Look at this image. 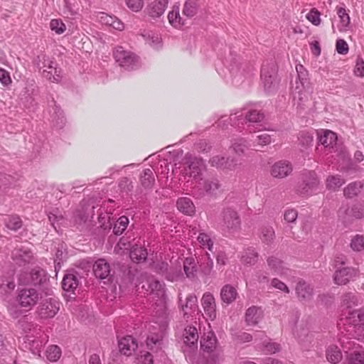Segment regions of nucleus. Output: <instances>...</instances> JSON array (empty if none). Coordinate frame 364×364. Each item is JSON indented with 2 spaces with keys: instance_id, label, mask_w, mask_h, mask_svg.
<instances>
[{
  "instance_id": "f257e3e1",
  "label": "nucleus",
  "mask_w": 364,
  "mask_h": 364,
  "mask_svg": "<svg viewBox=\"0 0 364 364\" xmlns=\"http://www.w3.org/2000/svg\"><path fill=\"white\" fill-rule=\"evenodd\" d=\"M340 319L348 333L346 338L360 341L364 331V309H353L346 314H340Z\"/></svg>"
},
{
  "instance_id": "f03ea898",
  "label": "nucleus",
  "mask_w": 364,
  "mask_h": 364,
  "mask_svg": "<svg viewBox=\"0 0 364 364\" xmlns=\"http://www.w3.org/2000/svg\"><path fill=\"white\" fill-rule=\"evenodd\" d=\"M110 219L111 217L109 213H101L98 218L100 226L93 230L91 228V220H89L88 216L85 214H78L75 221L78 224V228L81 231H87L90 232L91 235H95L96 237H103L112 228V223Z\"/></svg>"
},
{
  "instance_id": "7ed1b4c3",
  "label": "nucleus",
  "mask_w": 364,
  "mask_h": 364,
  "mask_svg": "<svg viewBox=\"0 0 364 364\" xmlns=\"http://www.w3.org/2000/svg\"><path fill=\"white\" fill-rule=\"evenodd\" d=\"M113 56L116 63L127 70H136L140 67L139 57L122 46L115 47Z\"/></svg>"
},
{
  "instance_id": "20e7f679",
  "label": "nucleus",
  "mask_w": 364,
  "mask_h": 364,
  "mask_svg": "<svg viewBox=\"0 0 364 364\" xmlns=\"http://www.w3.org/2000/svg\"><path fill=\"white\" fill-rule=\"evenodd\" d=\"M36 65L43 76L50 82H58L61 80L60 69L56 67L55 62L50 60L46 55H38L36 59Z\"/></svg>"
},
{
  "instance_id": "39448f33",
  "label": "nucleus",
  "mask_w": 364,
  "mask_h": 364,
  "mask_svg": "<svg viewBox=\"0 0 364 364\" xmlns=\"http://www.w3.org/2000/svg\"><path fill=\"white\" fill-rule=\"evenodd\" d=\"M319 179L315 171H305L301 174V181L296 188V193L301 196H309L318 188Z\"/></svg>"
},
{
  "instance_id": "423d86ee",
  "label": "nucleus",
  "mask_w": 364,
  "mask_h": 364,
  "mask_svg": "<svg viewBox=\"0 0 364 364\" xmlns=\"http://www.w3.org/2000/svg\"><path fill=\"white\" fill-rule=\"evenodd\" d=\"M277 70L276 63L273 60L264 63L262 66L261 80L264 90L268 93L274 92L277 87Z\"/></svg>"
},
{
  "instance_id": "0eeeda50",
  "label": "nucleus",
  "mask_w": 364,
  "mask_h": 364,
  "mask_svg": "<svg viewBox=\"0 0 364 364\" xmlns=\"http://www.w3.org/2000/svg\"><path fill=\"white\" fill-rule=\"evenodd\" d=\"M19 284L43 286L49 280L46 271L40 267H35L31 272H21L18 276Z\"/></svg>"
},
{
  "instance_id": "6e6552de",
  "label": "nucleus",
  "mask_w": 364,
  "mask_h": 364,
  "mask_svg": "<svg viewBox=\"0 0 364 364\" xmlns=\"http://www.w3.org/2000/svg\"><path fill=\"white\" fill-rule=\"evenodd\" d=\"M220 225L223 230L229 232L239 230L241 220L237 212L231 208H224L220 213Z\"/></svg>"
},
{
  "instance_id": "1a4fd4ad",
  "label": "nucleus",
  "mask_w": 364,
  "mask_h": 364,
  "mask_svg": "<svg viewBox=\"0 0 364 364\" xmlns=\"http://www.w3.org/2000/svg\"><path fill=\"white\" fill-rule=\"evenodd\" d=\"M41 294L34 288L18 289L16 301L18 305L28 310L31 309L41 299Z\"/></svg>"
},
{
  "instance_id": "9d476101",
  "label": "nucleus",
  "mask_w": 364,
  "mask_h": 364,
  "mask_svg": "<svg viewBox=\"0 0 364 364\" xmlns=\"http://www.w3.org/2000/svg\"><path fill=\"white\" fill-rule=\"evenodd\" d=\"M296 72L298 73V80L296 81V87L293 91L294 100L298 99L299 101V105H303L304 102L307 100V95H306V90L309 85L308 79L306 77V72H302L304 67L301 65H299L296 67Z\"/></svg>"
},
{
  "instance_id": "9b49d317",
  "label": "nucleus",
  "mask_w": 364,
  "mask_h": 364,
  "mask_svg": "<svg viewBox=\"0 0 364 364\" xmlns=\"http://www.w3.org/2000/svg\"><path fill=\"white\" fill-rule=\"evenodd\" d=\"M264 117V113L257 109H251L247 112L246 115L244 117L242 114H230L228 119L231 122L232 126H238L240 124H252L260 122ZM250 127V124L248 125Z\"/></svg>"
},
{
  "instance_id": "f8f14e48",
  "label": "nucleus",
  "mask_w": 364,
  "mask_h": 364,
  "mask_svg": "<svg viewBox=\"0 0 364 364\" xmlns=\"http://www.w3.org/2000/svg\"><path fill=\"white\" fill-rule=\"evenodd\" d=\"M360 276L358 269L352 267H338L333 274L335 284L345 285L350 281H355Z\"/></svg>"
},
{
  "instance_id": "ddd939ff",
  "label": "nucleus",
  "mask_w": 364,
  "mask_h": 364,
  "mask_svg": "<svg viewBox=\"0 0 364 364\" xmlns=\"http://www.w3.org/2000/svg\"><path fill=\"white\" fill-rule=\"evenodd\" d=\"M60 309V304L54 298L46 299L37 308V314L42 319L54 317Z\"/></svg>"
},
{
  "instance_id": "4468645a",
  "label": "nucleus",
  "mask_w": 364,
  "mask_h": 364,
  "mask_svg": "<svg viewBox=\"0 0 364 364\" xmlns=\"http://www.w3.org/2000/svg\"><path fill=\"white\" fill-rule=\"evenodd\" d=\"M185 160L186 164L188 165V167L185 170L186 174L193 178H199L205 167L203 159L188 153L186 154Z\"/></svg>"
},
{
  "instance_id": "2eb2a0df",
  "label": "nucleus",
  "mask_w": 364,
  "mask_h": 364,
  "mask_svg": "<svg viewBox=\"0 0 364 364\" xmlns=\"http://www.w3.org/2000/svg\"><path fill=\"white\" fill-rule=\"evenodd\" d=\"M209 163L211 166L225 172L234 171L237 166V161L235 159L221 155L213 156L210 159Z\"/></svg>"
},
{
  "instance_id": "dca6fc26",
  "label": "nucleus",
  "mask_w": 364,
  "mask_h": 364,
  "mask_svg": "<svg viewBox=\"0 0 364 364\" xmlns=\"http://www.w3.org/2000/svg\"><path fill=\"white\" fill-rule=\"evenodd\" d=\"M198 338L197 328L194 326H187L183 333V352H191L197 349Z\"/></svg>"
},
{
  "instance_id": "f3484780",
  "label": "nucleus",
  "mask_w": 364,
  "mask_h": 364,
  "mask_svg": "<svg viewBox=\"0 0 364 364\" xmlns=\"http://www.w3.org/2000/svg\"><path fill=\"white\" fill-rule=\"evenodd\" d=\"M292 171L293 166L290 161L280 160L271 166L270 173L274 178H284L289 176Z\"/></svg>"
},
{
  "instance_id": "a211bd4d",
  "label": "nucleus",
  "mask_w": 364,
  "mask_h": 364,
  "mask_svg": "<svg viewBox=\"0 0 364 364\" xmlns=\"http://www.w3.org/2000/svg\"><path fill=\"white\" fill-rule=\"evenodd\" d=\"M201 305L207 318L214 321L217 317L216 303L210 292H205L201 298Z\"/></svg>"
},
{
  "instance_id": "6ab92c4d",
  "label": "nucleus",
  "mask_w": 364,
  "mask_h": 364,
  "mask_svg": "<svg viewBox=\"0 0 364 364\" xmlns=\"http://www.w3.org/2000/svg\"><path fill=\"white\" fill-rule=\"evenodd\" d=\"M245 65H231L230 73L232 77V82L235 85L242 83L245 79H248L252 75V70H245Z\"/></svg>"
},
{
  "instance_id": "aec40b11",
  "label": "nucleus",
  "mask_w": 364,
  "mask_h": 364,
  "mask_svg": "<svg viewBox=\"0 0 364 364\" xmlns=\"http://www.w3.org/2000/svg\"><path fill=\"white\" fill-rule=\"evenodd\" d=\"M295 291L298 299L302 302L311 301L314 296L313 287L303 279L296 283Z\"/></svg>"
},
{
  "instance_id": "412c9836",
  "label": "nucleus",
  "mask_w": 364,
  "mask_h": 364,
  "mask_svg": "<svg viewBox=\"0 0 364 364\" xmlns=\"http://www.w3.org/2000/svg\"><path fill=\"white\" fill-rule=\"evenodd\" d=\"M360 298L352 292H346L341 296L340 314L353 311V308L358 306Z\"/></svg>"
},
{
  "instance_id": "4be33fe9",
  "label": "nucleus",
  "mask_w": 364,
  "mask_h": 364,
  "mask_svg": "<svg viewBox=\"0 0 364 364\" xmlns=\"http://www.w3.org/2000/svg\"><path fill=\"white\" fill-rule=\"evenodd\" d=\"M44 344L43 341L38 335H26L24 338V347L34 355L41 357V353Z\"/></svg>"
},
{
  "instance_id": "5701e85b",
  "label": "nucleus",
  "mask_w": 364,
  "mask_h": 364,
  "mask_svg": "<svg viewBox=\"0 0 364 364\" xmlns=\"http://www.w3.org/2000/svg\"><path fill=\"white\" fill-rule=\"evenodd\" d=\"M118 347L122 354L129 356L137 348L138 344L132 336H127L118 340Z\"/></svg>"
},
{
  "instance_id": "b1692460",
  "label": "nucleus",
  "mask_w": 364,
  "mask_h": 364,
  "mask_svg": "<svg viewBox=\"0 0 364 364\" xmlns=\"http://www.w3.org/2000/svg\"><path fill=\"white\" fill-rule=\"evenodd\" d=\"M12 259L19 266L30 262L33 257L32 252L28 248H16L12 252Z\"/></svg>"
},
{
  "instance_id": "393cba45",
  "label": "nucleus",
  "mask_w": 364,
  "mask_h": 364,
  "mask_svg": "<svg viewBox=\"0 0 364 364\" xmlns=\"http://www.w3.org/2000/svg\"><path fill=\"white\" fill-rule=\"evenodd\" d=\"M110 265L104 259H97L93 264V272L97 278L104 279L110 275Z\"/></svg>"
},
{
  "instance_id": "a878e982",
  "label": "nucleus",
  "mask_w": 364,
  "mask_h": 364,
  "mask_svg": "<svg viewBox=\"0 0 364 364\" xmlns=\"http://www.w3.org/2000/svg\"><path fill=\"white\" fill-rule=\"evenodd\" d=\"M167 4L168 0H155L148 6L147 13L152 18H158L164 13Z\"/></svg>"
},
{
  "instance_id": "bb28decb",
  "label": "nucleus",
  "mask_w": 364,
  "mask_h": 364,
  "mask_svg": "<svg viewBox=\"0 0 364 364\" xmlns=\"http://www.w3.org/2000/svg\"><path fill=\"white\" fill-rule=\"evenodd\" d=\"M178 210L185 215L192 216L196 213V207L192 200L188 197L179 198L176 201Z\"/></svg>"
},
{
  "instance_id": "cd10ccee",
  "label": "nucleus",
  "mask_w": 364,
  "mask_h": 364,
  "mask_svg": "<svg viewBox=\"0 0 364 364\" xmlns=\"http://www.w3.org/2000/svg\"><path fill=\"white\" fill-rule=\"evenodd\" d=\"M262 309L253 306L246 311L245 321L249 326H255L262 319Z\"/></svg>"
},
{
  "instance_id": "c85d7f7f",
  "label": "nucleus",
  "mask_w": 364,
  "mask_h": 364,
  "mask_svg": "<svg viewBox=\"0 0 364 364\" xmlns=\"http://www.w3.org/2000/svg\"><path fill=\"white\" fill-rule=\"evenodd\" d=\"M139 182L144 189H151L155 183V175L150 168H146L141 171L139 176Z\"/></svg>"
},
{
  "instance_id": "c756f323",
  "label": "nucleus",
  "mask_w": 364,
  "mask_h": 364,
  "mask_svg": "<svg viewBox=\"0 0 364 364\" xmlns=\"http://www.w3.org/2000/svg\"><path fill=\"white\" fill-rule=\"evenodd\" d=\"M237 296V292L233 286L226 284L222 287L220 290V298L224 303L230 304L236 299Z\"/></svg>"
},
{
  "instance_id": "7c9ffc66",
  "label": "nucleus",
  "mask_w": 364,
  "mask_h": 364,
  "mask_svg": "<svg viewBox=\"0 0 364 364\" xmlns=\"http://www.w3.org/2000/svg\"><path fill=\"white\" fill-rule=\"evenodd\" d=\"M147 255L146 249L136 245L132 247L129 254L131 259L136 263L144 262L147 258Z\"/></svg>"
},
{
  "instance_id": "2f4dec72",
  "label": "nucleus",
  "mask_w": 364,
  "mask_h": 364,
  "mask_svg": "<svg viewBox=\"0 0 364 364\" xmlns=\"http://www.w3.org/2000/svg\"><path fill=\"white\" fill-rule=\"evenodd\" d=\"M53 102L54 105L51 113L52 122L55 127L61 129L65 125L66 119L60 107L57 106L54 101H53Z\"/></svg>"
},
{
  "instance_id": "473e14b6",
  "label": "nucleus",
  "mask_w": 364,
  "mask_h": 364,
  "mask_svg": "<svg viewBox=\"0 0 364 364\" xmlns=\"http://www.w3.org/2000/svg\"><path fill=\"white\" fill-rule=\"evenodd\" d=\"M199 185L201 186L205 193L208 195H216L218 191L221 187V184L218 179L212 178L200 182Z\"/></svg>"
},
{
  "instance_id": "72a5a7b5",
  "label": "nucleus",
  "mask_w": 364,
  "mask_h": 364,
  "mask_svg": "<svg viewBox=\"0 0 364 364\" xmlns=\"http://www.w3.org/2000/svg\"><path fill=\"white\" fill-rule=\"evenodd\" d=\"M259 238L264 244L267 245H272L275 239V232L273 228L270 225L262 226L260 228Z\"/></svg>"
},
{
  "instance_id": "f704fd0d",
  "label": "nucleus",
  "mask_w": 364,
  "mask_h": 364,
  "mask_svg": "<svg viewBox=\"0 0 364 364\" xmlns=\"http://www.w3.org/2000/svg\"><path fill=\"white\" fill-rule=\"evenodd\" d=\"M78 285L79 280L73 274H68L64 276L62 281V287L63 290L73 293Z\"/></svg>"
},
{
  "instance_id": "c9c22d12",
  "label": "nucleus",
  "mask_w": 364,
  "mask_h": 364,
  "mask_svg": "<svg viewBox=\"0 0 364 364\" xmlns=\"http://www.w3.org/2000/svg\"><path fill=\"white\" fill-rule=\"evenodd\" d=\"M183 270L188 279L193 280L196 277L197 266L193 257H187L184 259Z\"/></svg>"
},
{
  "instance_id": "e433bc0d",
  "label": "nucleus",
  "mask_w": 364,
  "mask_h": 364,
  "mask_svg": "<svg viewBox=\"0 0 364 364\" xmlns=\"http://www.w3.org/2000/svg\"><path fill=\"white\" fill-rule=\"evenodd\" d=\"M216 343V337L210 332L200 340V348L204 351L211 352L215 348Z\"/></svg>"
},
{
  "instance_id": "4c0bfd02",
  "label": "nucleus",
  "mask_w": 364,
  "mask_h": 364,
  "mask_svg": "<svg viewBox=\"0 0 364 364\" xmlns=\"http://www.w3.org/2000/svg\"><path fill=\"white\" fill-rule=\"evenodd\" d=\"M179 11V6L174 5L172 8V11H171L168 14L169 23L175 28H180L185 23L180 16Z\"/></svg>"
},
{
  "instance_id": "58836bf2",
  "label": "nucleus",
  "mask_w": 364,
  "mask_h": 364,
  "mask_svg": "<svg viewBox=\"0 0 364 364\" xmlns=\"http://www.w3.org/2000/svg\"><path fill=\"white\" fill-rule=\"evenodd\" d=\"M337 140L336 134L329 130H326L323 132V134L318 137V142L323 145L325 147L333 148V145L336 144Z\"/></svg>"
},
{
  "instance_id": "ea45409f",
  "label": "nucleus",
  "mask_w": 364,
  "mask_h": 364,
  "mask_svg": "<svg viewBox=\"0 0 364 364\" xmlns=\"http://www.w3.org/2000/svg\"><path fill=\"white\" fill-rule=\"evenodd\" d=\"M6 227L14 231H17L23 225V221L18 215H7L4 220Z\"/></svg>"
},
{
  "instance_id": "a19ab883",
  "label": "nucleus",
  "mask_w": 364,
  "mask_h": 364,
  "mask_svg": "<svg viewBox=\"0 0 364 364\" xmlns=\"http://www.w3.org/2000/svg\"><path fill=\"white\" fill-rule=\"evenodd\" d=\"M184 315H191L198 309V299L196 295L189 294L186 297L185 305L181 306Z\"/></svg>"
},
{
  "instance_id": "79ce46f5",
  "label": "nucleus",
  "mask_w": 364,
  "mask_h": 364,
  "mask_svg": "<svg viewBox=\"0 0 364 364\" xmlns=\"http://www.w3.org/2000/svg\"><path fill=\"white\" fill-rule=\"evenodd\" d=\"M198 8L197 0H187L184 4L182 14L188 18H192L197 14Z\"/></svg>"
},
{
  "instance_id": "37998d69",
  "label": "nucleus",
  "mask_w": 364,
  "mask_h": 364,
  "mask_svg": "<svg viewBox=\"0 0 364 364\" xmlns=\"http://www.w3.org/2000/svg\"><path fill=\"white\" fill-rule=\"evenodd\" d=\"M149 290L151 294L156 295L158 298H163L165 295L164 284L156 279L149 282Z\"/></svg>"
},
{
  "instance_id": "c03bdc74",
  "label": "nucleus",
  "mask_w": 364,
  "mask_h": 364,
  "mask_svg": "<svg viewBox=\"0 0 364 364\" xmlns=\"http://www.w3.org/2000/svg\"><path fill=\"white\" fill-rule=\"evenodd\" d=\"M363 188V184L360 181H354L349 183L344 189L343 194L346 198H352L357 196Z\"/></svg>"
},
{
  "instance_id": "a18cd8bd",
  "label": "nucleus",
  "mask_w": 364,
  "mask_h": 364,
  "mask_svg": "<svg viewBox=\"0 0 364 364\" xmlns=\"http://www.w3.org/2000/svg\"><path fill=\"white\" fill-rule=\"evenodd\" d=\"M268 266L276 274L282 275L285 274L286 269L283 266V262L275 257H269L267 259Z\"/></svg>"
},
{
  "instance_id": "49530a36",
  "label": "nucleus",
  "mask_w": 364,
  "mask_h": 364,
  "mask_svg": "<svg viewBox=\"0 0 364 364\" xmlns=\"http://www.w3.org/2000/svg\"><path fill=\"white\" fill-rule=\"evenodd\" d=\"M21 327L27 335H30L32 332L36 335L41 334V329L36 323L27 321L26 318H23L19 321Z\"/></svg>"
},
{
  "instance_id": "de8ad7c7",
  "label": "nucleus",
  "mask_w": 364,
  "mask_h": 364,
  "mask_svg": "<svg viewBox=\"0 0 364 364\" xmlns=\"http://www.w3.org/2000/svg\"><path fill=\"white\" fill-rule=\"evenodd\" d=\"M326 358L332 363H338L342 359L341 350L336 346H330L326 350Z\"/></svg>"
},
{
  "instance_id": "09e8293b",
  "label": "nucleus",
  "mask_w": 364,
  "mask_h": 364,
  "mask_svg": "<svg viewBox=\"0 0 364 364\" xmlns=\"http://www.w3.org/2000/svg\"><path fill=\"white\" fill-rule=\"evenodd\" d=\"M48 217L49 221L56 231H58L57 228L65 223V218L58 208L49 212Z\"/></svg>"
},
{
  "instance_id": "8fccbe9b",
  "label": "nucleus",
  "mask_w": 364,
  "mask_h": 364,
  "mask_svg": "<svg viewBox=\"0 0 364 364\" xmlns=\"http://www.w3.org/2000/svg\"><path fill=\"white\" fill-rule=\"evenodd\" d=\"M16 181L14 177L0 172V190L7 193L8 190L15 186Z\"/></svg>"
},
{
  "instance_id": "3c124183",
  "label": "nucleus",
  "mask_w": 364,
  "mask_h": 364,
  "mask_svg": "<svg viewBox=\"0 0 364 364\" xmlns=\"http://www.w3.org/2000/svg\"><path fill=\"white\" fill-rule=\"evenodd\" d=\"M129 223V220L127 216L122 215L119 217L112 227L114 234L121 235L127 228Z\"/></svg>"
},
{
  "instance_id": "603ef678",
  "label": "nucleus",
  "mask_w": 364,
  "mask_h": 364,
  "mask_svg": "<svg viewBox=\"0 0 364 364\" xmlns=\"http://www.w3.org/2000/svg\"><path fill=\"white\" fill-rule=\"evenodd\" d=\"M336 11L341 21L339 30L341 31H346L350 23L349 15L346 13V10L343 7L337 6Z\"/></svg>"
},
{
  "instance_id": "864d4df0",
  "label": "nucleus",
  "mask_w": 364,
  "mask_h": 364,
  "mask_svg": "<svg viewBox=\"0 0 364 364\" xmlns=\"http://www.w3.org/2000/svg\"><path fill=\"white\" fill-rule=\"evenodd\" d=\"M258 253L253 247L247 248L242 255V262L245 264H254L258 259Z\"/></svg>"
},
{
  "instance_id": "5fc2aeb1",
  "label": "nucleus",
  "mask_w": 364,
  "mask_h": 364,
  "mask_svg": "<svg viewBox=\"0 0 364 364\" xmlns=\"http://www.w3.org/2000/svg\"><path fill=\"white\" fill-rule=\"evenodd\" d=\"M344 183L345 180L340 175L329 176L326 179V188L331 191L338 190Z\"/></svg>"
},
{
  "instance_id": "6e6d98bb",
  "label": "nucleus",
  "mask_w": 364,
  "mask_h": 364,
  "mask_svg": "<svg viewBox=\"0 0 364 364\" xmlns=\"http://www.w3.org/2000/svg\"><path fill=\"white\" fill-rule=\"evenodd\" d=\"M257 348L263 350L267 354H272L281 350V346L277 343H271L264 341L261 345H257Z\"/></svg>"
},
{
  "instance_id": "4d7b16f0",
  "label": "nucleus",
  "mask_w": 364,
  "mask_h": 364,
  "mask_svg": "<svg viewBox=\"0 0 364 364\" xmlns=\"http://www.w3.org/2000/svg\"><path fill=\"white\" fill-rule=\"evenodd\" d=\"M231 147L232 148L235 153L240 156L243 154L246 149L248 148V142L244 138L235 139L232 144Z\"/></svg>"
},
{
  "instance_id": "13d9d810",
  "label": "nucleus",
  "mask_w": 364,
  "mask_h": 364,
  "mask_svg": "<svg viewBox=\"0 0 364 364\" xmlns=\"http://www.w3.org/2000/svg\"><path fill=\"white\" fill-rule=\"evenodd\" d=\"M46 356L48 360L50 362L57 361L61 356L60 348L56 345L48 346L46 350Z\"/></svg>"
},
{
  "instance_id": "bf43d9fd",
  "label": "nucleus",
  "mask_w": 364,
  "mask_h": 364,
  "mask_svg": "<svg viewBox=\"0 0 364 364\" xmlns=\"http://www.w3.org/2000/svg\"><path fill=\"white\" fill-rule=\"evenodd\" d=\"M252 145L257 150V146H263L271 143V136L267 133H262L252 140Z\"/></svg>"
},
{
  "instance_id": "052dcab7",
  "label": "nucleus",
  "mask_w": 364,
  "mask_h": 364,
  "mask_svg": "<svg viewBox=\"0 0 364 364\" xmlns=\"http://www.w3.org/2000/svg\"><path fill=\"white\" fill-rule=\"evenodd\" d=\"M162 336L161 334L150 335L146 338V345L150 350L159 348L161 345Z\"/></svg>"
},
{
  "instance_id": "680f3d73",
  "label": "nucleus",
  "mask_w": 364,
  "mask_h": 364,
  "mask_svg": "<svg viewBox=\"0 0 364 364\" xmlns=\"http://www.w3.org/2000/svg\"><path fill=\"white\" fill-rule=\"evenodd\" d=\"M16 284L14 281L4 280L0 284V294L6 296L10 294L15 288Z\"/></svg>"
},
{
  "instance_id": "e2e57ef3",
  "label": "nucleus",
  "mask_w": 364,
  "mask_h": 364,
  "mask_svg": "<svg viewBox=\"0 0 364 364\" xmlns=\"http://www.w3.org/2000/svg\"><path fill=\"white\" fill-rule=\"evenodd\" d=\"M50 28L57 34H62L66 29V26L61 19L51 20L50 23Z\"/></svg>"
},
{
  "instance_id": "0e129e2a",
  "label": "nucleus",
  "mask_w": 364,
  "mask_h": 364,
  "mask_svg": "<svg viewBox=\"0 0 364 364\" xmlns=\"http://www.w3.org/2000/svg\"><path fill=\"white\" fill-rule=\"evenodd\" d=\"M198 240L203 247H207L208 250L213 251V242L209 235L205 233H200L198 236Z\"/></svg>"
},
{
  "instance_id": "69168bd1",
  "label": "nucleus",
  "mask_w": 364,
  "mask_h": 364,
  "mask_svg": "<svg viewBox=\"0 0 364 364\" xmlns=\"http://www.w3.org/2000/svg\"><path fill=\"white\" fill-rule=\"evenodd\" d=\"M351 248L355 251H362L364 250V237L360 235L354 237L350 242Z\"/></svg>"
},
{
  "instance_id": "338daca9",
  "label": "nucleus",
  "mask_w": 364,
  "mask_h": 364,
  "mask_svg": "<svg viewBox=\"0 0 364 364\" xmlns=\"http://www.w3.org/2000/svg\"><path fill=\"white\" fill-rule=\"evenodd\" d=\"M127 7L134 12H138L144 6V0H125Z\"/></svg>"
},
{
  "instance_id": "774afa93",
  "label": "nucleus",
  "mask_w": 364,
  "mask_h": 364,
  "mask_svg": "<svg viewBox=\"0 0 364 364\" xmlns=\"http://www.w3.org/2000/svg\"><path fill=\"white\" fill-rule=\"evenodd\" d=\"M152 355L149 352H144L136 358L137 364H153Z\"/></svg>"
}]
</instances>
